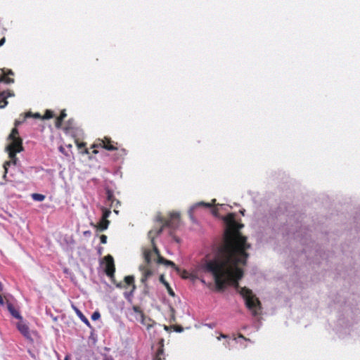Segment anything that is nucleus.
Returning <instances> with one entry per match:
<instances>
[{"label": "nucleus", "instance_id": "obj_42", "mask_svg": "<svg viewBox=\"0 0 360 360\" xmlns=\"http://www.w3.org/2000/svg\"><path fill=\"white\" fill-rule=\"evenodd\" d=\"M89 232L86 231L84 232V234L88 235Z\"/></svg>", "mask_w": 360, "mask_h": 360}, {"label": "nucleus", "instance_id": "obj_39", "mask_svg": "<svg viewBox=\"0 0 360 360\" xmlns=\"http://www.w3.org/2000/svg\"><path fill=\"white\" fill-rule=\"evenodd\" d=\"M228 344H229V342H224V345H225V347H227Z\"/></svg>", "mask_w": 360, "mask_h": 360}, {"label": "nucleus", "instance_id": "obj_22", "mask_svg": "<svg viewBox=\"0 0 360 360\" xmlns=\"http://www.w3.org/2000/svg\"><path fill=\"white\" fill-rule=\"evenodd\" d=\"M100 317H101V314L98 311H94L91 315V319L93 321H96V320L99 319Z\"/></svg>", "mask_w": 360, "mask_h": 360}, {"label": "nucleus", "instance_id": "obj_23", "mask_svg": "<svg viewBox=\"0 0 360 360\" xmlns=\"http://www.w3.org/2000/svg\"><path fill=\"white\" fill-rule=\"evenodd\" d=\"M163 355V349L160 348L158 349L156 354V360H162V356Z\"/></svg>", "mask_w": 360, "mask_h": 360}, {"label": "nucleus", "instance_id": "obj_1", "mask_svg": "<svg viewBox=\"0 0 360 360\" xmlns=\"http://www.w3.org/2000/svg\"><path fill=\"white\" fill-rule=\"evenodd\" d=\"M243 224H238L231 215L226 220L223 241L219 245L213 259H204L198 266V274H210L214 278L218 290L222 291L227 285H233L243 297L247 307L254 316L259 314L261 303L252 292L241 288L238 281L243 276V266L248 257L247 250L250 245L240 232Z\"/></svg>", "mask_w": 360, "mask_h": 360}, {"label": "nucleus", "instance_id": "obj_38", "mask_svg": "<svg viewBox=\"0 0 360 360\" xmlns=\"http://www.w3.org/2000/svg\"><path fill=\"white\" fill-rule=\"evenodd\" d=\"M8 75H13V72H12V70H9V72H8Z\"/></svg>", "mask_w": 360, "mask_h": 360}, {"label": "nucleus", "instance_id": "obj_35", "mask_svg": "<svg viewBox=\"0 0 360 360\" xmlns=\"http://www.w3.org/2000/svg\"><path fill=\"white\" fill-rule=\"evenodd\" d=\"M84 146H85V143H82V144L78 145V147L79 148H81L82 147H84Z\"/></svg>", "mask_w": 360, "mask_h": 360}, {"label": "nucleus", "instance_id": "obj_17", "mask_svg": "<svg viewBox=\"0 0 360 360\" xmlns=\"http://www.w3.org/2000/svg\"><path fill=\"white\" fill-rule=\"evenodd\" d=\"M151 252L149 251V250H145L144 251V253H143V255H144V259L145 261L149 264L150 262H151Z\"/></svg>", "mask_w": 360, "mask_h": 360}, {"label": "nucleus", "instance_id": "obj_24", "mask_svg": "<svg viewBox=\"0 0 360 360\" xmlns=\"http://www.w3.org/2000/svg\"><path fill=\"white\" fill-rule=\"evenodd\" d=\"M53 112L47 110L46 112V114L43 117V119H50V118L53 117Z\"/></svg>", "mask_w": 360, "mask_h": 360}, {"label": "nucleus", "instance_id": "obj_27", "mask_svg": "<svg viewBox=\"0 0 360 360\" xmlns=\"http://www.w3.org/2000/svg\"><path fill=\"white\" fill-rule=\"evenodd\" d=\"M107 194H108V196H107L108 200L109 201H112V198H113L112 193L110 191H108Z\"/></svg>", "mask_w": 360, "mask_h": 360}, {"label": "nucleus", "instance_id": "obj_13", "mask_svg": "<svg viewBox=\"0 0 360 360\" xmlns=\"http://www.w3.org/2000/svg\"><path fill=\"white\" fill-rule=\"evenodd\" d=\"M109 224L110 221L108 220H103V219H101L98 225H94L92 223L91 224L96 227L98 231H103L108 229Z\"/></svg>", "mask_w": 360, "mask_h": 360}, {"label": "nucleus", "instance_id": "obj_37", "mask_svg": "<svg viewBox=\"0 0 360 360\" xmlns=\"http://www.w3.org/2000/svg\"><path fill=\"white\" fill-rule=\"evenodd\" d=\"M3 290V285L2 283L0 282V291H2Z\"/></svg>", "mask_w": 360, "mask_h": 360}, {"label": "nucleus", "instance_id": "obj_25", "mask_svg": "<svg viewBox=\"0 0 360 360\" xmlns=\"http://www.w3.org/2000/svg\"><path fill=\"white\" fill-rule=\"evenodd\" d=\"M165 285L167 288V290H168V292L170 295L172 296H174V291L172 290V289L169 287V284L167 283H165Z\"/></svg>", "mask_w": 360, "mask_h": 360}, {"label": "nucleus", "instance_id": "obj_29", "mask_svg": "<svg viewBox=\"0 0 360 360\" xmlns=\"http://www.w3.org/2000/svg\"><path fill=\"white\" fill-rule=\"evenodd\" d=\"M238 338H242V339H243V340H245V341H249V342H250V339H247V338H245L243 335H241V334H240V335H238Z\"/></svg>", "mask_w": 360, "mask_h": 360}, {"label": "nucleus", "instance_id": "obj_7", "mask_svg": "<svg viewBox=\"0 0 360 360\" xmlns=\"http://www.w3.org/2000/svg\"><path fill=\"white\" fill-rule=\"evenodd\" d=\"M105 140L108 141V142L106 143L104 140H101L99 139L98 140V143H95L94 145V147L96 148V147H98V146L102 147V148H104L105 149L108 150H110V151H112V150H115L117 149L116 147L113 146L112 145H110L109 143H110V141L105 138Z\"/></svg>", "mask_w": 360, "mask_h": 360}, {"label": "nucleus", "instance_id": "obj_15", "mask_svg": "<svg viewBox=\"0 0 360 360\" xmlns=\"http://www.w3.org/2000/svg\"><path fill=\"white\" fill-rule=\"evenodd\" d=\"M32 198L38 202H41L45 199V195L39 193H33L32 194Z\"/></svg>", "mask_w": 360, "mask_h": 360}, {"label": "nucleus", "instance_id": "obj_30", "mask_svg": "<svg viewBox=\"0 0 360 360\" xmlns=\"http://www.w3.org/2000/svg\"><path fill=\"white\" fill-rule=\"evenodd\" d=\"M5 302H4V300L2 297V296L0 295V305L3 306L4 305Z\"/></svg>", "mask_w": 360, "mask_h": 360}, {"label": "nucleus", "instance_id": "obj_32", "mask_svg": "<svg viewBox=\"0 0 360 360\" xmlns=\"http://www.w3.org/2000/svg\"><path fill=\"white\" fill-rule=\"evenodd\" d=\"M4 43H5V38L4 37L0 40V46H1Z\"/></svg>", "mask_w": 360, "mask_h": 360}, {"label": "nucleus", "instance_id": "obj_33", "mask_svg": "<svg viewBox=\"0 0 360 360\" xmlns=\"http://www.w3.org/2000/svg\"><path fill=\"white\" fill-rule=\"evenodd\" d=\"M176 331H177V332H182L183 331V328L182 327H178L177 328H176Z\"/></svg>", "mask_w": 360, "mask_h": 360}, {"label": "nucleus", "instance_id": "obj_34", "mask_svg": "<svg viewBox=\"0 0 360 360\" xmlns=\"http://www.w3.org/2000/svg\"><path fill=\"white\" fill-rule=\"evenodd\" d=\"M207 326L210 328H212L214 326V324L213 323H209V324H207Z\"/></svg>", "mask_w": 360, "mask_h": 360}, {"label": "nucleus", "instance_id": "obj_41", "mask_svg": "<svg viewBox=\"0 0 360 360\" xmlns=\"http://www.w3.org/2000/svg\"><path fill=\"white\" fill-rule=\"evenodd\" d=\"M64 360H68V356H65V359Z\"/></svg>", "mask_w": 360, "mask_h": 360}, {"label": "nucleus", "instance_id": "obj_3", "mask_svg": "<svg viewBox=\"0 0 360 360\" xmlns=\"http://www.w3.org/2000/svg\"><path fill=\"white\" fill-rule=\"evenodd\" d=\"M25 117L22 120H15V127L12 129L11 134L8 136V139L10 141L9 144L6 147V150L8 152L9 158H11L10 161L5 162L4 164V179H6V174L8 172V166H10L11 163L16 165L17 158L15 157L17 153H20L23 150V147L22 146V139L18 136V130L16 129L18 126L21 124L25 120Z\"/></svg>", "mask_w": 360, "mask_h": 360}, {"label": "nucleus", "instance_id": "obj_26", "mask_svg": "<svg viewBox=\"0 0 360 360\" xmlns=\"http://www.w3.org/2000/svg\"><path fill=\"white\" fill-rule=\"evenodd\" d=\"M100 239L101 243L105 244L107 243V236L105 235H101Z\"/></svg>", "mask_w": 360, "mask_h": 360}, {"label": "nucleus", "instance_id": "obj_6", "mask_svg": "<svg viewBox=\"0 0 360 360\" xmlns=\"http://www.w3.org/2000/svg\"><path fill=\"white\" fill-rule=\"evenodd\" d=\"M105 259L106 262V266H105L106 274L108 276L111 277L113 276L115 271L113 258L112 256L108 255L105 257Z\"/></svg>", "mask_w": 360, "mask_h": 360}, {"label": "nucleus", "instance_id": "obj_12", "mask_svg": "<svg viewBox=\"0 0 360 360\" xmlns=\"http://www.w3.org/2000/svg\"><path fill=\"white\" fill-rule=\"evenodd\" d=\"M139 269L143 273V276L141 279V281L143 283H145L146 281H147V279L151 276L152 272L150 270L147 269L144 266H142V265L140 266Z\"/></svg>", "mask_w": 360, "mask_h": 360}, {"label": "nucleus", "instance_id": "obj_36", "mask_svg": "<svg viewBox=\"0 0 360 360\" xmlns=\"http://www.w3.org/2000/svg\"><path fill=\"white\" fill-rule=\"evenodd\" d=\"M160 281H162L165 285V283H167V282H165V281H164V279H163V277H162V276H161V278H160Z\"/></svg>", "mask_w": 360, "mask_h": 360}, {"label": "nucleus", "instance_id": "obj_9", "mask_svg": "<svg viewBox=\"0 0 360 360\" xmlns=\"http://www.w3.org/2000/svg\"><path fill=\"white\" fill-rule=\"evenodd\" d=\"M18 329L19 331L25 337L30 335V330L28 326L22 321H20L17 324Z\"/></svg>", "mask_w": 360, "mask_h": 360}, {"label": "nucleus", "instance_id": "obj_18", "mask_svg": "<svg viewBox=\"0 0 360 360\" xmlns=\"http://www.w3.org/2000/svg\"><path fill=\"white\" fill-rule=\"evenodd\" d=\"M124 281H125L127 285H131V287L133 286V285H134V278L132 276H126L124 278Z\"/></svg>", "mask_w": 360, "mask_h": 360}, {"label": "nucleus", "instance_id": "obj_11", "mask_svg": "<svg viewBox=\"0 0 360 360\" xmlns=\"http://www.w3.org/2000/svg\"><path fill=\"white\" fill-rule=\"evenodd\" d=\"M140 323L146 326L148 330H149L150 328L153 327V326L156 324L153 320L149 317H146V316L143 318Z\"/></svg>", "mask_w": 360, "mask_h": 360}, {"label": "nucleus", "instance_id": "obj_20", "mask_svg": "<svg viewBox=\"0 0 360 360\" xmlns=\"http://www.w3.org/2000/svg\"><path fill=\"white\" fill-rule=\"evenodd\" d=\"M135 289H136V286H135V285H133V286L131 287V290L129 292H125L124 293L125 298L129 300V297L133 295V292Z\"/></svg>", "mask_w": 360, "mask_h": 360}, {"label": "nucleus", "instance_id": "obj_21", "mask_svg": "<svg viewBox=\"0 0 360 360\" xmlns=\"http://www.w3.org/2000/svg\"><path fill=\"white\" fill-rule=\"evenodd\" d=\"M111 212L109 210L103 209V220H108L107 218L110 216Z\"/></svg>", "mask_w": 360, "mask_h": 360}, {"label": "nucleus", "instance_id": "obj_5", "mask_svg": "<svg viewBox=\"0 0 360 360\" xmlns=\"http://www.w3.org/2000/svg\"><path fill=\"white\" fill-rule=\"evenodd\" d=\"M212 206V204L211 203H208V202H197L194 205H193L189 210H188V215H189V217L190 219L194 221H195V219H194V212L195 211L198 209V208H200V207H205V208H211Z\"/></svg>", "mask_w": 360, "mask_h": 360}, {"label": "nucleus", "instance_id": "obj_40", "mask_svg": "<svg viewBox=\"0 0 360 360\" xmlns=\"http://www.w3.org/2000/svg\"><path fill=\"white\" fill-rule=\"evenodd\" d=\"M244 212H245V210H241V211H240V213H241L243 215H244Z\"/></svg>", "mask_w": 360, "mask_h": 360}, {"label": "nucleus", "instance_id": "obj_31", "mask_svg": "<svg viewBox=\"0 0 360 360\" xmlns=\"http://www.w3.org/2000/svg\"><path fill=\"white\" fill-rule=\"evenodd\" d=\"M221 338H228V336L225 335H223V334H221L220 336L217 338V340H220Z\"/></svg>", "mask_w": 360, "mask_h": 360}, {"label": "nucleus", "instance_id": "obj_10", "mask_svg": "<svg viewBox=\"0 0 360 360\" xmlns=\"http://www.w3.org/2000/svg\"><path fill=\"white\" fill-rule=\"evenodd\" d=\"M133 314L137 321H141L143 318L145 316L143 311L141 310L140 307L138 306H134L132 308Z\"/></svg>", "mask_w": 360, "mask_h": 360}, {"label": "nucleus", "instance_id": "obj_4", "mask_svg": "<svg viewBox=\"0 0 360 360\" xmlns=\"http://www.w3.org/2000/svg\"><path fill=\"white\" fill-rule=\"evenodd\" d=\"M5 82L6 84H11L13 83L14 80L13 79L11 78H6L5 77V72L4 70L0 69V82ZM14 94L13 92H6L2 91L0 92V103L4 101V105H0V108H4L7 104L8 102L6 101V98L9 96H13Z\"/></svg>", "mask_w": 360, "mask_h": 360}, {"label": "nucleus", "instance_id": "obj_8", "mask_svg": "<svg viewBox=\"0 0 360 360\" xmlns=\"http://www.w3.org/2000/svg\"><path fill=\"white\" fill-rule=\"evenodd\" d=\"M7 309H8V311L10 312V314L14 318L22 321V316L20 315V312L17 309H15V307H13V305L11 303H10V302L7 303Z\"/></svg>", "mask_w": 360, "mask_h": 360}, {"label": "nucleus", "instance_id": "obj_2", "mask_svg": "<svg viewBox=\"0 0 360 360\" xmlns=\"http://www.w3.org/2000/svg\"><path fill=\"white\" fill-rule=\"evenodd\" d=\"M157 221H158V226H160V227L154 228L152 230H150L148 232V238L151 240L155 253L158 257V262L165 264L167 266H171L174 269H175L176 271H179L180 269L175 265V264L173 262H172L170 260L165 259V258L160 256L158 250L154 243L155 237L160 235L162 233L163 228L165 226H167L172 230L176 229L178 227L179 224V212L171 213L170 219L167 221H164L161 217L158 216V217H157Z\"/></svg>", "mask_w": 360, "mask_h": 360}, {"label": "nucleus", "instance_id": "obj_19", "mask_svg": "<svg viewBox=\"0 0 360 360\" xmlns=\"http://www.w3.org/2000/svg\"><path fill=\"white\" fill-rule=\"evenodd\" d=\"M34 117L35 118H41V119H43V117H41L39 113H35V114L32 115V112H27L25 115V118H28V117Z\"/></svg>", "mask_w": 360, "mask_h": 360}, {"label": "nucleus", "instance_id": "obj_14", "mask_svg": "<svg viewBox=\"0 0 360 360\" xmlns=\"http://www.w3.org/2000/svg\"><path fill=\"white\" fill-rule=\"evenodd\" d=\"M75 312L77 315L79 316V318L81 319V321L84 323L88 327L91 328V324L87 318L82 314V312L78 309L77 308H75Z\"/></svg>", "mask_w": 360, "mask_h": 360}, {"label": "nucleus", "instance_id": "obj_16", "mask_svg": "<svg viewBox=\"0 0 360 360\" xmlns=\"http://www.w3.org/2000/svg\"><path fill=\"white\" fill-rule=\"evenodd\" d=\"M65 117H66V113L64 111L62 112L60 116L56 119V127H60L62 121Z\"/></svg>", "mask_w": 360, "mask_h": 360}, {"label": "nucleus", "instance_id": "obj_28", "mask_svg": "<svg viewBox=\"0 0 360 360\" xmlns=\"http://www.w3.org/2000/svg\"><path fill=\"white\" fill-rule=\"evenodd\" d=\"M212 213L214 216H217L218 215V211L215 208L212 209Z\"/></svg>", "mask_w": 360, "mask_h": 360}, {"label": "nucleus", "instance_id": "obj_43", "mask_svg": "<svg viewBox=\"0 0 360 360\" xmlns=\"http://www.w3.org/2000/svg\"><path fill=\"white\" fill-rule=\"evenodd\" d=\"M85 153H88V150H87V149H85Z\"/></svg>", "mask_w": 360, "mask_h": 360}]
</instances>
